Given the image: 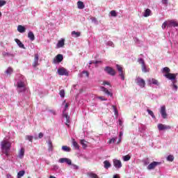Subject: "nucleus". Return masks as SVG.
Wrapping results in <instances>:
<instances>
[{
	"label": "nucleus",
	"instance_id": "f257e3e1",
	"mask_svg": "<svg viewBox=\"0 0 178 178\" xmlns=\"http://www.w3.org/2000/svg\"><path fill=\"white\" fill-rule=\"evenodd\" d=\"M1 151H3V154L6 156H9V151H10V148L12 147V143L8 140L1 141Z\"/></svg>",
	"mask_w": 178,
	"mask_h": 178
},
{
	"label": "nucleus",
	"instance_id": "f03ea898",
	"mask_svg": "<svg viewBox=\"0 0 178 178\" xmlns=\"http://www.w3.org/2000/svg\"><path fill=\"white\" fill-rule=\"evenodd\" d=\"M67 168L71 170H79V165L72 163V160L67 159Z\"/></svg>",
	"mask_w": 178,
	"mask_h": 178
},
{
	"label": "nucleus",
	"instance_id": "7ed1b4c3",
	"mask_svg": "<svg viewBox=\"0 0 178 178\" xmlns=\"http://www.w3.org/2000/svg\"><path fill=\"white\" fill-rule=\"evenodd\" d=\"M157 127L159 131H163L165 130H170L172 129V127H170V125H166L163 124H159L157 125Z\"/></svg>",
	"mask_w": 178,
	"mask_h": 178
},
{
	"label": "nucleus",
	"instance_id": "20e7f679",
	"mask_svg": "<svg viewBox=\"0 0 178 178\" xmlns=\"http://www.w3.org/2000/svg\"><path fill=\"white\" fill-rule=\"evenodd\" d=\"M136 83L138 86H140L141 88H144L145 87V81L140 76L136 78Z\"/></svg>",
	"mask_w": 178,
	"mask_h": 178
},
{
	"label": "nucleus",
	"instance_id": "39448f33",
	"mask_svg": "<svg viewBox=\"0 0 178 178\" xmlns=\"http://www.w3.org/2000/svg\"><path fill=\"white\" fill-rule=\"evenodd\" d=\"M104 71L107 72L110 76H115L116 74V72L111 67H106Z\"/></svg>",
	"mask_w": 178,
	"mask_h": 178
},
{
	"label": "nucleus",
	"instance_id": "423d86ee",
	"mask_svg": "<svg viewBox=\"0 0 178 178\" xmlns=\"http://www.w3.org/2000/svg\"><path fill=\"white\" fill-rule=\"evenodd\" d=\"M17 88H22L19 90V92H24V91H26V86L23 81L17 82Z\"/></svg>",
	"mask_w": 178,
	"mask_h": 178
},
{
	"label": "nucleus",
	"instance_id": "0eeeda50",
	"mask_svg": "<svg viewBox=\"0 0 178 178\" xmlns=\"http://www.w3.org/2000/svg\"><path fill=\"white\" fill-rule=\"evenodd\" d=\"M63 60V55L62 54H58L56 56V57L53 59V63H60Z\"/></svg>",
	"mask_w": 178,
	"mask_h": 178
},
{
	"label": "nucleus",
	"instance_id": "6e6552de",
	"mask_svg": "<svg viewBox=\"0 0 178 178\" xmlns=\"http://www.w3.org/2000/svg\"><path fill=\"white\" fill-rule=\"evenodd\" d=\"M118 71L119 72V76L121 77V80L124 81V73L123 72V67L120 65H116Z\"/></svg>",
	"mask_w": 178,
	"mask_h": 178
},
{
	"label": "nucleus",
	"instance_id": "1a4fd4ad",
	"mask_svg": "<svg viewBox=\"0 0 178 178\" xmlns=\"http://www.w3.org/2000/svg\"><path fill=\"white\" fill-rule=\"evenodd\" d=\"M147 83L149 84V86H159L160 83L159 81H158V80L154 79V78H150L147 80Z\"/></svg>",
	"mask_w": 178,
	"mask_h": 178
},
{
	"label": "nucleus",
	"instance_id": "9d476101",
	"mask_svg": "<svg viewBox=\"0 0 178 178\" xmlns=\"http://www.w3.org/2000/svg\"><path fill=\"white\" fill-rule=\"evenodd\" d=\"M160 113H161V118H163V119L168 118V113H166V107L165 106H162L161 107Z\"/></svg>",
	"mask_w": 178,
	"mask_h": 178
},
{
	"label": "nucleus",
	"instance_id": "9b49d317",
	"mask_svg": "<svg viewBox=\"0 0 178 178\" xmlns=\"http://www.w3.org/2000/svg\"><path fill=\"white\" fill-rule=\"evenodd\" d=\"M159 165H161V162L153 161L152 163H151L150 164L148 165L147 170H152V169H155V168H156V166H158Z\"/></svg>",
	"mask_w": 178,
	"mask_h": 178
},
{
	"label": "nucleus",
	"instance_id": "f8f14e48",
	"mask_svg": "<svg viewBox=\"0 0 178 178\" xmlns=\"http://www.w3.org/2000/svg\"><path fill=\"white\" fill-rule=\"evenodd\" d=\"M39 59H40V56H38V54H35L34 60L32 63V66L33 67H37V66L40 65V63H38Z\"/></svg>",
	"mask_w": 178,
	"mask_h": 178
},
{
	"label": "nucleus",
	"instance_id": "ddd939ff",
	"mask_svg": "<svg viewBox=\"0 0 178 178\" xmlns=\"http://www.w3.org/2000/svg\"><path fill=\"white\" fill-rule=\"evenodd\" d=\"M164 76L167 79H169V80H172V81H174V80H176V77L177 76V74L168 73V74H165Z\"/></svg>",
	"mask_w": 178,
	"mask_h": 178
},
{
	"label": "nucleus",
	"instance_id": "4468645a",
	"mask_svg": "<svg viewBox=\"0 0 178 178\" xmlns=\"http://www.w3.org/2000/svg\"><path fill=\"white\" fill-rule=\"evenodd\" d=\"M100 90H101V91L104 92V94H106V95H108L109 97H113V94L112 92H109V90L106 88H105L104 86H101Z\"/></svg>",
	"mask_w": 178,
	"mask_h": 178
},
{
	"label": "nucleus",
	"instance_id": "2eb2a0df",
	"mask_svg": "<svg viewBox=\"0 0 178 178\" xmlns=\"http://www.w3.org/2000/svg\"><path fill=\"white\" fill-rule=\"evenodd\" d=\"M113 165L116 169H120L122 168V161L118 159H113Z\"/></svg>",
	"mask_w": 178,
	"mask_h": 178
},
{
	"label": "nucleus",
	"instance_id": "dca6fc26",
	"mask_svg": "<svg viewBox=\"0 0 178 178\" xmlns=\"http://www.w3.org/2000/svg\"><path fill=\"white\" fill-rule=\"evenodd\" d=\"M168 27H178V22L175 20H170L168 22Z\"/></svg>",
	"mask_w": 178,
	"mask_h": 178
},
{
	"label": "nucleus",
	"instance_id": "f3484780",
	"mask_svg": "<svg viewBox=\"0 0 178 178\" xmlns=\"http://www.w3.org/2000/svg\"><path fill=\"white\" fill-rule=\"evenodd\" d=\"M58 74H59V76H66V74H67V71L66 70V69L60 67L58 70Z\"/></svg>",
	"mask_w": 178,
	"mask_h": 178
},
{
	"label": "nucleus",
	"instance_id": "a211bd4d",
	"mask_svg": "<svg viewBox=\"0 0 178 178\" xmlns=\"http://www.w3.org/2000/svg\"><path fill=\"white\" fill-rule=\"evenodd\" d=\"M24 157V148L22 147L18 153L17 158L23 159Z\"/></svg>",
	"mask_w": 178,
	"mask_h": 178
},
{
	"label": "nucleus",
	"instance_id": "6ab92c4d",
	"mask_svg": "<svg viewBox=\"0 0 178 178\" xmlns=\"http://www.w3.org/2000/svg\"><path fill=\"white\" fill-rule=\"evenodd\" d=\"M65 46V39L59 40L56 44V48H63Z\"/></svg>",
	"mask_w": 178,
	"mask_h": 178
},
{
	"label": "nucleus",
	"instance_id": "aec40b11",
	"mask_svg": "<svg viewBox=\"0 0 178 178\" xmlns=\"http://www.w3.org/2000/svg\"><path fill=\"white\" fill-rule=\"evenodd\" d=\"M15 41L19 47V48H22V49H26V47H24V44L22 42V41H20V40L15 39Z\"/></svg>",
	"mask_w": 178,
	"mask_h": 178
},
{
	"label": "nucleus",
	"instance_id": "412c9836",
	"mask_svg": "<svg viewBox=\"0 0 178 178\" xmlns=\"http://www.w3.org/2000/svg\"><path fill=\"white\" fill-rule=\"evenodd\" d=\"M28 38L30 39L31 41H34V40H35V36L32 31H29L28 33Z\"/></svg>",
	"mask_w": 178,
	"mask_h": 178
},
{
	"label": "nucleus",
	"instance_id": "4be33fe9",
	"mask_svg": "<svg viewBox=\"0 0 178 178\" xmlns=\"http://www.w3.org/2000/svg\"><path fill=\"white\" fill-rule=\"evenodd\" d=\"M77 6H78V9H84L86 8L84 3L80 1L77 2Z\"/></svg>",
	"mask_w": 178,
	"mask_h": 178
},
{
	"label": "nucleus",
	"instance_id": "5701e85b",
	"mask_svg": "<svg viewBox=\"0 0 178 178\" xmlns=\"http://www.w3.org/2000/svg\"><path fill=\"white\" fill-rule=\"evenodd\" d=\"M17 31H19V33H25L26 32V28L22 25H19L17 26Z\"/></svg>",
	"mask_w": 178,
	"mask_h": 178
},
{
	"label": "nucleus",
	"instance_id": "b1692460",
	"mask_svg": "<svg viewBox=\"0 0 178 178\" xmlns=\"http://www.w3.org/2000/svg\"><path fill=\"white\" fill-rule=\"evenodd\" d=\"M48 152H51V151H54V146L52 145V141H51V140H49L48 141Z\"/></svg>",
	"mask_w": 178,
	"mask_h": 178
},
{
	"label": "nucleus",
	"instance_id": "393cba45",
	"mask_svg": "<svg viewBox=\"0 0 178 178\" xmlns=\"http://www.w3.org/2000/svg\"><path fill=\"white\" fill-rule=\"evenodd\" d=\"M143 16L144 17H148V16H151V10H149V8H147L145 10V13H143Z\"/></svg>",
	"mask_w": 178,
	"mask_h": 178
},
{
	"label": "nucleus",
	"instance_id": "a878e982",
	"mask_svg": "<svg viewBox=\"0 0 178 178\" xmlns=\"http://www.w3.org/2000/svg\"><path fill=\"white\" fill-rule=\"evenodd\" d=\"M66 109H67V103L65 105V109L63 111V117L65 118L66 120H67V113H66Z\"/></svg>",
	"mask_w": 178,
	"mask_h": 178
},
{
	"label": "nucleus",
	"instance_id": "bb28decb",
	"mask_svg": "<svg viewBox=\"0 0 178 178\" xmlns=\"http://www.w3.org/2000/svg\"><path fill=\"white\" fill-rule=\"evenodd\" d=\"M104 165L105 169H109V168H111V163L108 161H104Z\"/></svg>",
	"mask_w": 178,
	"mask_h": 178
},
{
	"label": "nucleus",
	"instance_id": "cd10ccee",
	"mask_svg": "<svg viewBox=\"0 0 178 178\" xmlns=\"http://www.w3.org/2000/svg\"><path fill=\"white\" fill-rule=\"evenodd\" d=\"M26 173V171L21 170L17 173V178H22L23 176H24V174Z\"/></svg>",
	"mask_w": 178,
	"mask_h": 178
},
{
	"label": "nucleus",
	"instance_id": "c85d7f7f",
	"mask_svg": "<svg viewBox=\"0 0 178 178\" xmlns=\"http://www.w3.org/2000/svg\"><path fill=\"white\" fill-rule=\"evenodd\" d=\"M72 37L77 38V37H80L81 33H80V32H76L74 31L72 32Z\"/></svg>",
	"mask_w": 178,
	"mask_h": 178
},
{
	"label": "nucleus",
	"instance_id": "c756f323",
	"mask_svg": "<svg viewBox=\"0 0 178 178\" xmlns=\"http://www.w3.org/2000/svg\"><path fill=\"white\" fill-rule=\"evenodd\" d=\"M58 162L60 163H67V158H60L58 160Z\"/></svg>",
	"mask_w": 178,
	"mask_h": 178
},
{
	"label": "nucleus",
	"instance_id": "7c9ffc66",
	"mask_svg": "<svg viewBox=\"0 0 178 178\" xmlns=\"http://www.w3.org/2000/svg\"><path fill=\"white\" fill-rule=\"evenodd\" d=\"M110 15L112 17H118V13H116V10H111L110 12Z\"/></svg>",
	"mask_w": 178,
	"mask_h": 178
},
{
	"label": "nucleus",
	"instance_id": "2f4dec72",
	"mask_svg": "<svg viewBox=\"0 0 178 178\" xmlns=\"http://www.w3.org/2000/svg\"><path fill=\"white\" fill-rule=\"evenodd\" d=\"M167 161L169 162H173V161H175V156L173 155H169L167 156Z\"/></svg>",
	"mask_w": 178,
	"mask_h": 178
},
{
	"label": "nucleus",
	"instance_id": "473e14b6",
	"mask_svg": "<svg viewBox=\"0 0 178 178\" xmlns=\"http://www.w3.org/2000/svg\"><path fill=\"white\" fill-rule=\"evenodd\" d=\"M106 45H107V47H112V48H115V44H113V42H112V41L106 42Z\"/></svg>",
	"mask_w": 178,
	"mask_h": 178
},
{
	"label": "nucleus",
	"instance_id": "72a5a7b5",
	"mask_svg": "<svg viewBox=\"0 0 178 178\" xmlns=\"http://www.w3.org/2000/svg\"><path fill=\"white\" fill-rule=\"evenodd\" d=\"M6 73L7 74H12V73H13V68L9 67L7 70L6 71Z\"/></svg>",
	"mask_w": 178,
	"mask_h": 178
},
{
	"label": "nucleus",
	"instance_id": "f704fd0d",
	"mask_svg": "<svg viewBox=\"0 0 178 178\" xmlns=\"http://www.w3.org/2000/svg\"><path fill=\"white\" fill-rule=\"evenodd\" d=\"M147 112L149 115H150V116H152L153 119H155V115L154 114V112L152 111L147 109Z\"/></svg>",
	"mask_w": 178,
	"mask_h": 178
},
{
	"label": "nucleus",
	"instance_id": "c9c22d12",
	"mask_svg": "<svg viewBox=\"0 0 178 178\" xmlns=\"http://www.w3.org/2000/svg\"><path fill=\"white\" fill-rule=\"evenodd\" d=\"M72 144H73V145H74L75 149H80V146H79V144L77 143V142H76V141L74 140V141L72 142Z\"/></svg>",
	"mask_w": 178,
	"mask_h": 178
},
{
	"label": "nucleus",
	"instance_id": "e433bc0d",
	"mask_svg": "<svg viewBox=\"0 0 178 178\" xmlns=\"http://www.w3.org/2000/svg\"><path fill=\"white\" fill-rule=\"evenodd\" d=\"M131 158L130 155L124 156L123 161H124V162H127V161H130Z\"/></svg>",
	"mask_w": 178,
	"mask_h": 178
},
{
	"label": "nucleus",
	"instance_id": "4c0bfd02",
	"mask_svg": "<svg viewBox=\"0 0 178 178\" xmlns=\"http://www.w3.org/2000/svg\"><path fill=\"white\" fill-rule=\"evenodd\" d=\"M162 72H163V73H170V69H169V67H165L163 68Z\"/></svg>",
	"mask_w": 178,
	"mask_h": 178
},
{
	"label": "nucleus",
	"instance_id": "58836bf2",
	"mask_svg": "<svg viewBox=\"0 0 178 178\" xmlns=\"http://www.w3.org/2000/svg\"><path fill=\"white\" fill-rule=\"evenodd\" d=\"M90 20L92 23H95V24H98V20H97V18H95V17H90Z\"/></svg>",
	"mask_w": 178,
	"mask_h": 178
},
{
	"label": "nucleus",
	"instance_id": "ea45409f",
	"mask_svg": "<svg viewBox=\"0 0 178 178\" xmlns=\"http://www.w3.org/2000/svg\"><path fill=\"white\" fill-rule=\"evenodd\" d=\"M139 129H140V130H143V131L147 130V127L145 124H140Z\"/></svg>",
	"mask_w": 178,
	"mask_h": 178
},
{
	"label": "nucleus",
	"instance_id": "a19ab883",
	"mask_svg": "<svg viewBox=\"0 0 178 178\" xmlns=\"http://www.w3.org/2000/svg\"><path fill=\"white\" fill-rule=\"evenodd\" d=\"M33 138H34V137H33L32 136H26V140H28L29 141H30V143H33Z\"/></svg>",
	"mask_w": 178,
	"mask_h": 178
},
{
	"label": "nucleus",
	"instance_id": "79ce46f5",
	"mask_svg": "<svg viewBox=\"0 0 178 178\" xmlns=\"http://www.w3.org/2000/svg\"><path fill=\"white\" fill-rule=\"evenodd\" d=\"M138 63H140V65H141L142 66L145 65V62L144 61V59L143 58H138Z\"/></svg>",
	"mask_w": 178,
	"mask_h": 178
},
{
	"label": "nucleus",
	"instance_id": "37998d69",
	"mask_svg": "<svg viewBox=\"0 0 178 178\" xmlns=\"http://www.w3.org/2000/svg\"><path fill=\"white\" fill-rule=\"evenodd\" d=\"M134 41H135L136 45H138V47H141L142 44H141V42L140 41V40H138V38H135Z\"/></svg>",
	"mask_w": 178,
	"mask_h": 178
},
{
	"label": "nucleus",
	"instance_id": "c03bdc74",
	"mask_svg": "<svg viewBox=\"0 0 178 178\" xmlns=\"http://www.w3.org/2000/svg\"><path fill=\"white\" fill-rule=\"evenodd\" d=\"M86 143H87V142H86L84 140H81V144L83 148H87V144H86Z\"/></svg>",
	"mask_w": 178,
	"mask_h": 178
},
{
	"label": "nucleus",
	"instance_id": "a18cd8bd",
	"mask_svg": "<svg viewBox=\"0 0 178 178\" xmlns=\"http://www.w3.org/2000/svg\"><path fill=\"white\" fill-rule=\"evenodd\" d=\"M81 76L82 77L83 76H84L85 77H88V76H90V74L87 71H83L82 72Z\"/></svg>",
	"mask_w": 178,
	"mask_h": 178
},
{
	"label": "nucleus",
	"instance_id": "49530a36",
	"mask_svg": "<svg viewBox=\"0 0 178 178\" xmlns=\"http://www.w3.org/2000/svg\"><path fill=\"white\" fill-rule=\"evenodd\" d=\"M59 95L62 97V98H63V97H65V90H60V92H59Z\"/></svg>",
	"mask_w": 178,
	"mask_h": 178
},
{
	"label": "nucleus",
	"instance_id": "de8ad7c7",
	"mask_svg": "<svg viewBox=\"0 0 178 178\" xmlns=\"http://www.w3.org/2000/svg\"><path fill=\"white\" fill-rule=\"evenodd\" d=\"M4 5H6V1L0 0V8H2V6H4Z\"/></svg>",
	"mask_w": 178,
	"mask_h": 178
},
{
	"label": "nucleus",
	"instance_id": "09e8293b",
	"mask_svg": "<svg viewBox=\"0 0 178 178\" xmlns=\"http://www.w3.org/2000/svg\"><path fill=\"white\" fill-rule=\"evenodd\" d=\"M144 165H149V159H145L143 161Z\"/></svg>",
	"mask_w": 178,
	"mask_h": 178
},
{
	"label": "nucleus",
	"instance_id": "8fccbe9b",
	"mask_svg": "<svg viewBox=\"0 0 178 178\" xmlns=\"http://www.w3.org/2000/svg\"><path fill=\"white\" fill-rule=\"evenodd\" d=\"M118 138H112L109 141H108V143H109V144H114V143L116 141V139H117Z\"/></svg>",
	"mask_w": 178,
	"mask_h": 178
},
{
	"label": "nucleus",
	"instance_id": "3c124183",
	"mask_svg": "<svg viewBox=\"0 0 178 178\" xmlns=\"http://www.w3.org/2000/svg\"><path fill=\"white\" fill-rule=\"evenodd\" d=\"M142 72H143V73H147V67L145 66V64L142 65Z\"/></svg>",
	"mask_w": 178,
	"mask_h": 178
},
{
	"label": "nucleus",
	"instance_id": "603ef678",
	"mask_svg": "<svg viewBox=\"0 0 178 178\" xmlns=\"http://www.w3.org/2000/svg\"><path fill=\"white\" fill-rule=\"evenodd\" d=\"M166 26L168 27V22H165L163 24H162V29L163 30H165V29H166Z\"/></svg>",
	"mask_w": 178,
	"mask_h": 178
},
{
	"label": "nucleus",
	"instance_id": "864d4df0",
	"mask_svg": "<svg viewBox=\"0 0 178 178\" xmlns=\"http://www.w3.org/2000/svg\"><path fill=\"white\" fill-rule=\"evenodd\" d=\"M172 90H175V91H177L178 87L177 86L176 84H175V82H172Z\"/></svg>",
	"mask_w": 178,
	"mask_h": 178
},
{
	"label": "nucleus",
	"instance_id": "5fc2aeb1",
	"mask_svg": "<svg viewBox=\"0 0 178 178\" xmlns=\"http://www.w3.org/2000/svg\"><path fill=\"white\" fill-rule=\"evenodd\" d=\"M113 109L114 111L115 115H118V109L116 108V106H113Z\"/></svg>",
	"mask_w": 178,
	"mask_h": 178
},
{
	"label": "nucleus",
	"instance_id": "6e6d98bb",
	"mask_svg": "<svg viewBox=\"0 0 178 178\" xmlns=\"http://www.w3.org/2000/svg\"><path fill=\"white\" fill-rule=\"evenodd\" d=\"M97 98H98V99H101V101H107L108 100L107 99H105V97H102V96L98 97Z\"/></svg>",
	"mask_w": 178,
	"mask_h": 178
},
{
	"label": "nucleus",
	"instance_id": "4d7b16f0",
	"mask_svg": "<svg viewBox=\"0 0 178 178\" xmlns=\"http://www.w3.org/2000/svg\"><path fill=\"white\" fill-rule=\"evenodd\" d=\"M103 86H111V83L106 81L103 82Z\"/></svg>",
	"mask_w": 178,
	"mask_h": 178
},
{
	"label": "nucleus",
	"instance_id": "13d9d810",
	"mask_svg": "<svg viewBox=\"0 0 178 178\" xmlns=\"http://www.w3.org/2000/svg\"><path fill=\"white\" fill-rule=\"evenodd\" d=\"M161 2L163 5H168V0H162Z\"/></svg>",
	"mask_w": 178,
	"mask_h": 178
},
{
	"label": "nucleus",
	"instance_id": "bf43d9fd",
	"mask_svg": "<svg viewBox=\"0 0 178 178\" xmlns=\"http://www.w3.org/2000/svg\"><path fill=\"white\" fill-rule=\"evenodd\" d=\"M118 123L120 126H123V121L122 120H118Z\"/></svg>",
	"mask_w": 178,
	"mask_h": 178
},
{
	"label": "nucleus",
	"instance_id": "052dcab7",
	"mask_svg": "<svg viewBox=\"0 0 178 178\" xmlns=\"http://www.w3.org/2000/svg\"><path fill=\"white\" fill-rule=\"evenodd\" d=\"M62 149H63V151H67V146H63Z\"/></svg>",
	"mask_w": 178,
	"mask_h": 178
},
{
	"label": "nucleus",
	"instance_id": "680f3d73",
	"mask_svg": "<svg viewBox=\"0 0 178 178\" xmlns=\"http://www.w3.org/2000/svg\"><path fill=\"white\" fill-rule=\"evenodd\" d=\"M42 137H44V134L40 132L39 134V138H42Z\"/></svg>",
	"mask_w": 178,
	"mask_h": 178
},
{
	"label": "nucleus",
	"instance_id": "e2e57ef3",
	"mask_svg": "<svg viewBox=\"0 0 178 178\" xmlns=\"http://www.w3.org/2000/svg\"><path fill=\"white\" fill-rule=\"evenodd\" d=\"M101 60H96V61H93V63H95V65H97V63H101Z\"/></svg>",
	"mask_w": 178,
	"mask_h": 178
},
{
	"label": "nucleus",
	"instance_id": "0e129e2a",
	"mask_svg": "<svg viewBox=\"0 0 178 178\" xmlns=\"http://www.w3.org/2000/svg\"><path fill=\"white\" fill-rule=\"evenodd\" d=\"M9 56L8 53H6V52L3 53V56Z\"/></svg>",
	"mask_w": 178,
	"mask_h": 178
},
{
	"label": "nucleus",
	"instance_id": "69168bd1",
	"mask_svg": "<svg viewBox=\"0 0 178 178\" xmlns=\"http://www.w3.org/2000/svg\"><path fill=\"white\" fill-rule=\"evenodd\" d=\"M113 178H120L119 175L116 174V175H113Z\"/></svg>",
	"mask_w": 178,
	"mask_h": 178
},
{
	"label": "nucleus",
	"instance_id": "338daca9",
	"mask_svg": "<svg viewBox=\"0 0 178 178\" xmlns=\"http://www.w3.org/2000/svg\"><path fill=\"white\" fill-rule=\"evenodd\" d=\"M92 63H94V61H92V60H90V61L89 62V65H92Z\"/></svg>",
	"mask_w": 178,
	"mask_h": 178
},
{
	"label": "nucleus",
	"instance_id": "774afa93",
	"mask_svg": "<svg viewBox=\"0 0 178 178\" xmlns=\"http://www.w3.org/2000/svg\"><path fill=\"white\" fill-rule=\"evenodd\" d=\"M72 149H70V147H67V152H70V150H71Z\"/></svg>",
	"mask_w": 178,
	"mask_h": 178
}]
</instances>
